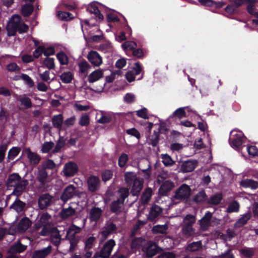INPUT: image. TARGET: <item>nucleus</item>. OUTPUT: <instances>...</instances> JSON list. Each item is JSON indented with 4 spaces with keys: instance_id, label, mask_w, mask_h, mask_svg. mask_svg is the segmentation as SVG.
<instances>
[{
    "instance_id": "10",
    "label": "nucleus",
    "mask_w": 258,
    "mask_h": 258,
    "mask_svg": "<svg viewBox=\"0 0 258 258\" xmlns=\"http://www.w3.org/2000/svg\"><path fill=\"white\" fill-rule=\"evenodd\" d=\"M31 221L27 217L22 218L19 222L17 227L14 226L11 227V229H15V233L23 232L27 230L31 225Z\"/></svg>"
},
{
    "instance_id": "56",
    "label": "nucleus",
    "mask_w": 258,
    "mask_h": 258,
    "mask_svg": "<svg viewBox=\"0 0 258 258\" xmlns=\"http://www.w3.org/2000/svg\"><path fill=\"white\" fill-rule=\"evenodd\" d=\"M19 101L21 102V105H23L26 108L29 107L31 105L30 98L25 96H20Z\"/></svg>"
},
{
    "instance_id": "23",
    "label": "nucleus",
    "mask_w": 258,
    "mask_h": 258,
    "mask_svg": "<svg viewBox=\"0 0 258 258\" xmlns=\"http://www.w3.org/2000/svg\"><path fill=\"white\" fill-rule=\"evenodd\" d=\"M144 181L142 179H136L133 183L131 193L134 196H138L143 187Z\"/></svg>"
},
{
    "instance_id": "25",
    "label": "nucleus",
    "mask_w": 258,
    "mask_h": 258,
    "mask_svg": "<svg viewBox=\"0 0 258 258\" xmlns=\"http://www.w3.org/2000/svg\"><path fill=\"white\" fill-rule=\"evenodd\" d=\"M22 180L21 176L17 173H13L11 174L7 181V186L8 188L15 186L16 184L19 183Z\"/></svg>"
},
{
    "instance_id": "31",
    "label": "nucleus",
    "mask_w": 258,
    "mask_h": 258,
    "mask_svg": "<svg viewBox=\"0 0 258 258\" xmlns=\"http://www.w3.org/2000/svg\"><path fill=\"white\" fill-rule=\"evenodd\" d=\"M251 214L250 212L244 214L234 224L235 227H240L245 225L247 221L250 219Z\"/></svg>"
},
{
    "instance_id": "9",
    "label": "nucleus",
    "mask_w": 258,
    "mask_h": 258,
    "mask_svg": "<svg viewBox=\"0 0 258 258\" xmlns=\"http://www.w3.org/2000/svg\"><path fill=\"white\" fill-rule=\"evenodd\" d=\"M77 194L76 187L72 184L67 186L60 197V199L66 203L68 200L73 198Z\"/></svg>"
},
{
    "instance_id": "37",
    "label": "nucleus",
    "mask_w": 258,
    "mask_h": 258,
    "mask_svg": "<svg viewBox=\"0 0 258 258\" xmlns=\"http://www.w3.org/2000/svg\"><path fill=\"white\" fill-rule=\"evenodd\" d=\"M123 202L117 200L112 202L111 205V210L114 213H119L121 211Z\"/></svg>"
},
{
    "instance_id": "16",
    "label": "nucleus",
    "mask_w": 258,
    "mask_h": 258,
    "mask_svg": "<svg viewBox=\"0 0 258 258\" xmlns=\"http://www.w3.org/2000/svg\"><path fill=\"white\" fill-rule=\"evenodd\" d=\"M174 186L173 182L170 180H166L164 182L159 189V194L161 196H166L167 194L171 190Z\"/></svg>"
},
{
    "instance_id": "33",
    "label": "nucleus",
    "mask_w": 258,
    "mask_h": 258,
    "mask_svg": "<svg viewBox=\"0 0 258 258\" xmlns=\"http://www.w3.org/2000/svg\"><path fill=\"white\" fill-rule=\"evenodd\" d=\"M202 242L201 241L192 242L188 244L186 248V250L188 251H196L202 249Z\"/></svg>"
},
{
    "instance_id": "6",
    "label": "nucleus",
    "mask_w": 258,
    "mask_h": 258,
    "mask_svg": "<svg viewBox=\"0 0 258 258\" xmlns=\"http://www.w3.org/2000/svg\"><path fill=\"white\" fill-rule=\"evenodd\" d=\"M115 242L113 239H109L104 244L101 249L99 256L102 258H108L112 252Z\"/></svg>"
},
{
    "instance_id": "55",
    "label": "nucleus",
    "mask_w": 258,
    "mask_h": 258,
    "mask_svg": "<svg viewBox=\"0 0 258 258\" xmlns=\"http://www.w3.org/2000/svg\"><path fill=\"white\" fill-rule=\"evenodd\" d=\"M33 7L30 5H26L22 8V13L24 16H29L33 12Z\"/></svg>"
},
{
    "instance_id": "61",
    "label": "nucleus",
    "mask_w": 258,
    "mask_h": 258,
    "mask_svg": "<svg viewBox=\"0 0 258 258\" xmlns=\"http://www.w3.org/2000/svg\"><path fill=\"white\" fill-rule=\"evenodd\" d=\"M128 156L126 154H122L118 159V165L120 167L124 166L128 161Z\"/></svg>"
},
{
    "instance_id": "19",
    "label": "nucleus",
    "mask_w": 258,
    "mask_h": 258,
    "mask_svg": "<svg viewBox=\"0 0 258 258\" xmlns=\"http://www.w3.org/2000/svg\"><path fill=\"white\" fill-rule=\"evenodd\" d=\"M52 251L50 245L40 250H35L33 252L32 258H45Z\"/></svg>"
},
{
    "instance_id": "63",
    "label": "nucleus",
    "mask_w": 258,
    "mask_h": 258,
    "mask_svg": "<svg viewBox=\"0 0 258 258\" xmlns=\"http://www.w3.org/2000/svg\"><path fill=\"white\" fill-rule=\"evenodd\" d=\"M157 258H176V255L173 252H165L159 254Z\"/></svg>"
},
{
    "instance_id": "35",
    "label": "nucleus",
    "mask_w": 258,
    "mask_h": 258,
    "mask_svg": "<svg viewBox=\"0 0 258 258\" xmlns=\"http://www.w3.org/2000/svg\"><path fill=\"white\" fill-rule=\"evenodd\" d=\"M152 195V189L151 188L148 187L144 191L142 198L141 202L142 204H147L151 199Z\"/></svg>"
},
{
    "instance_id": "34",
    "label": "nucleus",
    "mask_w": 258,
    "mask_h": 258,
    "mask_svg": "<svg viewBox=\"0 0 258 258\" xmlns=\"http://www.w3.org/2000/svg\"><path fill=\"white\" fill-rule=\"evenodd\" d=\"M196 221V217L195 215L187 214L183 218L182 226H193Z\"/></svg>"
},
{
    "instance_id": "3",
    "label": "nucleus",
    "mask_w": 258,
    "mask_h": 258,
    "mask_svg": "<svg viewBox=\"0 0 258 258\" xmlns=\"http://www.w3.org/2000/svg\"><path fill=\"white\" fill-rule=\"evenodd\" d=\"M21 17L19 15H14L9 21L7 27L8 35L9 36H14L16 33L17 28L21 24Z\"/></svg>"
},
{
    "instance_id": "11",
    "label": "nucleus",
    "mask_w": 258,
    "mask_h": 258,
    "mask_svg": "<svg viewBox=\"0 0 258 258\" xmlns=\"http://www.w3.org/2000/svg\"><path fill=\"white\" fill-rule=\"evenodd\" d=\"M99 178L96 176H91L87 179V185L88 189L94 192L97 191L100 187Z\"/></svg>"
},
{
    "instance_id": "27",
    "label": "nucleus",
    "mask_w": 258,
    "mask_h": 258,
    "mask_svg": "<svg viewBox=\"0 0 258 258\" xmlns=\"http://www.w3.org/2000/svg\"><path fill=\"white\" fill-rule=\"evenodd\" d=\"M102 213L101 209L97 207L92 208L89 212V219L91 221H97L100 218Z\"/></svg>"
},
{
    "instance_id": "41",
    "label": "nucleus",
    "mask_w": 258,
    "mask_h": 258,
    "mask_svg": "<svg viewBox=\"0 0 258 258\" xmlns=\"http://www.w3.org/2000/svg\"><path fill=\"white\" fill-rule=\"evenodd\" d=\"M48 178V173L44 168L39 170L38 175L37 176V179L42 184H44Z\"/></svg>"
},
{
    "instance_id": "28",
    "label": "nucleus",
    "mask_w": 258,
    "mask_h": 258,
    "mask_svg": "<svg viewBox=\"0 0 258 258\" xmlns=\"http://www.w3.org/2000/svg\"><path fill=\"white\" fill-rule=\"evenodd\" d=\"M180 232L185 238H189L196 235V230L193 226H182Z\"/></svg>"
},
{
    "instance_id": "45",
    "label": "nucleus",
    "mask_w": 258,
    "mask_h": 258,
    "mask_svg": "<svg viewBox=\"0 0 258 258\" xmlns=\"http://www.w3.org/2000/svg\"><path fill=\"white\" fill-rule=\"evenodd\" d=\"M66 144V140L63 137H60L57 141L56 145L53 150V153H57Z\"/></svg>"
},
{
    "instance_id": "18",
    "label": "nucleus",
    "mask_w": 258,
    "mask_h": 258,
    "mask_svg": "<svg viewBox=\"0 0 258 258\" xmlns=\"http://www.w3.org/2000/svg\"><path fill=\"white\" fill-rule=\"evenodd\" d=\"M116 226L112 223H107L104 228L103 230L100 232L102 235L101 241H104L108 235L115 232Z\"/></svg>"
},
{
    "instance_id": "43",
    "label": "nucleus",
    "mask_w": 258,
    "mask_h": 258,
    "mask_svg": "<svg viewBox=\"0 0 258 258\" xmlns=\"http://www.w3.org/2000/svg\"><path fill=\"white\" fill-rule=\"evenodd\" d=\"M21 149L18 147H14L11 149L8 154V158L9 160H13L20 153Z\"/></svg>"
},
{
    "instance_id": "48",
    "label": "nucleus",
    "mask_w": 258,
    "mask_h": 258,
    "mask_svg": "<svg viewBox=\"0 0 258 258\" xmlns=\"http://www.w3.org/2000/svg\"><path fill=\"white\" fill-rule=\"evenodd\" d=\"M56 57L61 64L66 65L68 63V57L64 52H61L58 53L56 55Z\"/></svg>"
},
{
    "instance_id": "13",
    "label": "nucleus",
    "mask_w": 258,
    "mask_h": 258,
    "mask_svg": "<svg viewBox=\"0 0 258 258\" xmlns=\"http://www.w3.org/2000/svg\"><path fill=\"white\" fill-rule=\"evenodd\" d=\"M212 218V213L210 212H207L205 216L199 220V222L202 230L206 231L208 229L211 225Z\"/></svg>"
},
{
    "instance_id": "40",
    "label": "nucleus",
    "mask_w": 258,
    "mask_h": 258,
    "mask_svg": "<svg viewBox=\"0 0 258 258\" xmlns=\"http://www.w3.org/2000/svg\"><path fill=\"white\" fill-rule=\"evenodd\" d=\"M78 67L79 68V71L82 74H87L88 70L90 69L91 67L85 60L81 61L78 63Z\"/></svg>"
},
{
    "instance_id": "57",
    "label": "nucleus",
    "mask_w": 258,
    "mask_h": 258,
    "mask_svg": "<svg viewBox=\"0 0 258 258\" xmlns=\"http://www.w3.org/2000/svg\"><path fill=\"white\" fill-rule=\"evenodd\" d=\"M95 237L94 236H90L88 237L85 242V249H90L91 248L95 241Z\"/></svg>"
},
{
    "instance_id": "21",
    "label": "nucleus",
    "mask_w": 258,
    "mask_h": 258,
    "mask_svg": "<svg viewBox=\"0 0 258 258\" xmlns=\"http://www.w3.org/2000/svg\"><path fill=\"white\" fill-rule=\"evenodd\" d=\"M197 165L195 161L188 160L184 161L181 165V170L182 172H189L193 171Z\"/></svg>"
},
{
    "instance_id": "38",
    "label": "nucleus",
    "mask_w": 258,
    "mask_h": 258,
    "mask_svg": "<svg viewBox=\"0 0 258 258\" xmlns=\"http://www.w3.org/2000/svg\"><path fill=\"white\" fill-rule=\"evenodd\" d=\"M139 179L134 172H127L124 174V180L126 183L130 184L134 182L136 179Z\"/></svg>"
},
{
    "instance_id": "14",
    "label": "nucleus",
    "mask_w": 258,
    "mask_h": 258,
    "mask_svg": "<svg viewBox=\"0 0 258 258\" xmlns=\"http://www.w3.org/2000/svg\"><path fill=\"white\" fill-rule=\"evenodd\" d=\"M103 70L100 69H96L88 75L87 80L90 83H93L102 79L103 77Z\"/></svg>"
},
{
    "instance_id": "1",
    "label": "nucleus",
    "mask_w": 258,
    "mask_h": 258,
    "mask_svg": "<svg viewBox=\"0 0 258 258\" xmlns=\"http://www.w3.org/2000/svg\"><path fill=\"white\" fill-rule=\"evenodd\" d=\"M82 227L77 226L72 223L67 232V238L70 242V250H74L80 241V237L76 234L80 233Z\"/></svg>"
},
{
    "instance_id": "5",
    "label": "nucleus",
    "mask_w": 258,
    "mask_h": 258,
    "mask_svg": "<svg viewBox=\"0 0 258 258\" xmlns=\"http://www.w3.org/2000/svg\"><path fill=\"white\" fill-rule=\"evenodd\" d=\"M86 57L94 67H99L103 63L102 56L96 51L91 50L88 52Z\"/></svg>"
},
{
    "instance_id": "30",
    "label": "nucleus",
    "mask_w": 258,
    "mask_h": 258,
    "mask_svg": "<svg viewBox=\"0 0 258 258\" xmlns=\"http://www.w3.org/2000/svg\"><path fill=\"white\" fill-rule=\"evenodd\" d=\"M27 247V245H23L20 241H18L11 246L9 251L13 253H21L25 251Z\"/></svg>"
},
{
    "instance_id": "60",
    "label": "nucleus",
    "mask_w": 258,
    "mask_h": 258,
    "mask_svg": "<svg viewBox=\"0 0 258 258\" xmlns=\"http://www.w3.org/2000/svg\"><path fill=\"white\" fill-rule=\"evenodd\" d=\"M222 200V195L221 194H216L211 198L209 201V203L213 205L218 204Z\"/></svg>"
},
{
    "instance_id": "50",
    "label": "nucleus",
    "mask_w": 258,
    "mask_h": 258,
    "mask_svg": "<svg viewBox=\"0 0 258 258\" xmlns=\"http://www.w3.org/2000/svg\"><path fill=\"white\" fill-rule=\"evenodd\" d=\"M54 144L52 142L44 143L41 148V152L43 153H48L53 147Z\"/></svg>"
},
{
    "instance_id": "36",
    "label": "nucleus",
    "mask_w": 258,
    "mask_h": 258,
    "mask_svg": "<svg viewBox=\"0 0 258 258\" xmlns=\"http://www.w3.org/2000/svg\"><path fill=\"white\" fill-rule=\"evenodd\" d=\"M88 11L90 13L94 14L99 20H103V15L100 14L98 7L95 4H90L88 7Z\"/></svg>"
},
{
    "instance_id": "52",
    "label": "nucleus",
    "mask_w": 258,
    "mask_h": 258,
    "mask_svg": "<svg viewBox=\"0 0 258 258\" xmlns=\"http://www.w3.org/2000/svg\"><path fill=\"white\" fill-rule=\"evenodd\" d=\"M53 124L54 127L60 128L62 123V116L61 114L55 115L52 119Z\"/></svg>"
},
{
    "instance_id": "20",
    "label": "nucleus",
    "mask_w": 258,
    "mask_h": 258,
    "mask_svg": "<svg viewBox=\"0 0 258 258\" xmlns=\"http://www.w3.org/2000/svg\"><path fill=\"white\" fill-rule=\"evenodd\" d=\"M25 152L27 154V158L29 162L32 165H37L40 161V156L36 153L32 152L30 148L25 150Z\"/></svg>"
},
{
    "instance_id": "12",
    "label": "nucleus",
    "mask_w": 258,
    "mask_h": 258,
    "mask_svg": "<svg viewBox=\"0 0 258 258\" xmlns=\"http://www.w3.org/2000/svg\"><path fill=\"white\" fill-rule=\"evenodd\" d=\"M28 182L26 179H22L19 183L16 184L15 186H13L14 189L11 195H15L17 197L20 196L25 190Z\"/></svg>"
},
{
    "instance_id": "42",
    "label": "nucleus",
    "mask_w": 258,
    "mask_h": 258,
    "mask_svg": "<svg viewBox=\"0 0 258 258\" xmlns=\"http://www.w3.org/2000/svg\"><path fill=\"white\" fill-rule=\"evenodd\" d=\"M25 204L19 200H16L15 203L11 206V208L14 209L17 212H21L23 211Z\"/></svg>"
},
{
    "instance_id": "24",
    "label": "nucleus",
    "mask_w": 258,
    "mask_h": 258,
    "mask_svg": "<svg viewBox=\"0 0 258 258\" xmlns=\"http://www.w3.org/2000/svg\"><path fill=\"white\" fill-rule=\"evenodd\" d=\"M162 212V209L156 205H153L150 210L148 219L150 221H154Z\"/></svg>"
},
{
    "instance_id": "49",
    "label": "nucleus",
    "mask_w": 258,
    "mask_h": 258,
    "mask_svg": "<svg viewBox=\"0 0 258 258\" xmlns=\"http://www.w3.org/2000/svg\"><path fill=\"white\" fill-rule=\"evenodd\" d=\"M57 16L59 19L66 21L70 20L73 18L72 14L66 12H58Z\"/></svg>"
},
{
    "instance_id": "51",
    "label": "nucleus",
    "mask_w": 258,
    "mask_h": 258,
    "mask_svg": "<svg viewBox=\"0 0 258 258\" xmlns=\"http://www.w3.org/2000/svg\"><path fill=\"white\" fill-rule=\"evenodd\" d=\"M241 254L247 257H251L254 254V250L251 248L245 247L239 250Z\"/></svg>"
},
{
    "instance_id": "22",
    "label": "nucleus",
    "mask_w": 258,
    "mask_h": 258,
    "mask_svg": "<svg viewBox=\"0 0 258 258\" xmlns=\"http://www.w3.org/2000/svg\"><path fill=\"white\" fill-rule=\"evenodd\" d=\"M50 218V216L49 214L47 213L43 214L35 224L36 229H38L41 227H47Z\"/></svg>"
},
{
    "instance_id": "54",
    "label": "nucleus",
    "mask_w": 258,
    "mask_h": 258,
    "mask_svg": "<svg viewBox=\"0 0 258 258\" xmlns=\"http://www.w3.org/2000/svg\"><path fill=\"white\" fill-rule=\"evenodd\" d=\"M73 76L72 74L69 72H64L62 73L60 76L61 80L65 83H69L71 82L72 80Z\"/></svg>"
},
{
    "instance_id": "64",
    "label": "nucleus",
    "mask_w": 258,
    "mask_h": 258,
    "mask_svg": "<svg viewBox=\"0 0 258 258\" xmlns=\"http://www.w3.org/2000/svg\"><path fill=\"white\" fill-rule=\"evenodd\" d=\"M248 153L253 157L258 156V149L254 146H251L247 148Z\"/></svg>"
},
{
    "instance_id": "26",
    "label": "nucleus",
    "mask_w": 258,
    "mask_h": 258,
    "mask_svg": "<svg viewBox=\"0 0 258 258\" xmlns=\"http://www.w3.org/2000/svg\"><path fill=\"white\" fill-rule=\"evenodd\" d=\"M50 240L55 245L59 244L61 241V235L59 230L56 228H52L50 232Z\"/></svg>"
},
{
    "instance_id": "8",
    "label": "nucleus",
    "mask_w": 258,
    "mask_h": 258,
    "mask_svg": "<svg viewBox=\"0 0 258 258\" xmlns=\"http://www.w3.org/2000/svg\"><path fill=\"white\" fill-rule=\"evenodd\" d=\"M236 8L241 6L243 4L245 3L247 5V10L249 14H253L256 17H258V12H252V4L256 2V0H229Z\"/></svg>"
},
{
    "instance_id": "4",
    "label": "nucleus",
    "mask_w": 258,
    "mask_h": 258,
    "mask_svg": "<svg viewBox=\"0 0 258 258\" xmlns=\"http://www.w3.org/2000/svg\"><path fill=\"white\" fill-rule=\"evenodd\" d=\"M78 171V166L74 162H69L66 163L63 166L61 174L65 177H73Z\"/></svg>"
},
{
    "instance_id": "62",
    "label": "nucleus",
    "mask_w": 258,
    "mask_h": 258,
    "mask_svg": "<svg viewBox=\"0 0 258 258\" xmlns=\"http://www.w3.org/2000/svg\"><path fill=\"white\" fill-rule=\"evenodd\" d=\"M43 64L49 69H52L54 67V58L47 57L43 61Z\"/></svg>"
},
{
    "instance_id": "46",
    "label": "nucleus",
    "mask_w": 258,
    "mask_h": 258,
    "mask_svg": "<svg viewBox=\"0 0 258 258\" xmlns=\"http://www.w3.org/2000/svg\"><path fill=\"white\" fill-rule=\"evenodd\" d=\"M162 161L165 166H172L174 162L171 157L168 154H163L161 155Z\"/></svg>"
},
{
    "instance_id": "58",
    "label": "nucleus",
    "mask_w": 258,
    "mask_h": 258,
    "mask_svg": "<svg viewBox=\"0 0 258 258\" xmlns=\"http://www.w3.org/2000/svg\"><path fill=\"white\" fill-rule=\"evenodd\" d=\"M42 165L43 168L45 169V170L46 169H53L56 166V164L53 162V161L50 159L46 160L45 162L43 163Z\"/></svg>"
},
{
    "instance_id": "7",
    "label": "nucleus",
    "mask_w": 258,
    "mask_h": 258,
    "mask_svg": "<svg viewBox=\"0 0 258 258\" xmlns=\"http://www.w3.org/2000/svg\"><path fill=\"white\" fill-rule=\"evenodd\" d=\"M53 200V197L49 194L41 195L38 201L39 207L41 209H45L52 204Z\"/></svg>"
},
{
    "instance_id": "15",
    "label": "nucleus",
    "mask_w": 258,
    "mask_h": 258,
    "mask_svg": "<svg viewBox=\"0 0 258 258\" xmlns=\"http://www.w3.org/2000/svg\"><path fill=\"white\" fill-rule=\"evenodd\" d=\"M143 250L146 252L147 256L152 257L158 253L159 248L155 243L149 242L147 246L144 247Z\"/></svg>"
},
{
    "instance_id": "44",
    "label": "nucleus",
    "mask_w": 258,
    "mask_h": 258,
    "mask_svg": "<svg viewBox=\"0 0 258 258\" xmlns=\"http://www.w3.org/2000/svg\"><path fill=\"white\" fill-rule=\"evenodd\" d=\"M118 194L119 195V199L121 202L124 203V199L127 198L129 195L128 189L127 188H121L118 190Z\"/></svg>"
},
{
    "instance_id": "59",
    "label": "nucleus",
    "mask_w": 258,
    "mask_h": 258,
    "mask_svg": "<svg viewBox=\"0 0 258 258\" xmlns=\"http://www.w3.org/2000/svg\"><path fill=\"white\" fill-rule=\"evenodd\" d=\"M137 44L134 41H126L122 44L124 50H132L136 47Z\"/></svg>"
},
{
    "instance_id": "17",
    "label": "nucleus",
    "mask_w": 258,
    "mask_h": 258,
    "mask_svg": "<svg viewBox=\"0 0 258 258\" xmlns=\"http://www.w3.org/2000/svg\"><path fill=\"white\" fill-rule=\"evenodd\" d=\"M142 69L139 63H135V66L133 68L132 71H128L125 75V78L126 80L129 82H131L134 81L135 78V75L139 74L141 72Z\"/></svg>"
},
{
    "instance_id": "29",
    "label": "nucleus",
    "mask_w": 258,
    "mask_h": 258,
    "mask_svg": "<svg viewBox=\"0 0 258 258\" xmlns=\"http://www.w3.org/2000/svg\"><path fill=\"white\" fill-rule=\"evenodd\" d=\"M240 186L244 188H250L255 189L258 187V182L251 179H245L240 182Z\"/></svg>"
},
{
    "instance_id": "53",
    "label": "nucleus",
    "mask_w": 258,
    "mask_h": 258,
    "mask_svg": "<svg viewBox=\"0 0 258 258\" xmlns=\"http://www.w3.org/2000/svg\"><path fill=\"white\" fill-rule=\"evenodd\" d=\"M206 195L204 191H201L198 192L195 197L194 200L196 203H201L206 200Z\"/></svg>"
},
{
    "instance_id": "2",
    "label": "nucleus",
    "mask_w": 258,
    "mask_h": 258,
    "mask_svg": "<svg viewBox=\"0 0 258 258\" xmlns=\"http://www.w3.org/2000/svg\"><path fill=\"white\" fill-rule=\"evenodd\" d=\"M190 194L191 188L189 186L186 184H183L176 190L173 197V201L177 200V202H180L187 200L190 197Z\"/></svg>"
},
{
    "instance_id": "32",
    "label": "nucleus",
    "mask_w": 258,
    "mask_h": 258,
    "mask_svg": "<svg viewBox=\"0 0 258 258\" xmlns=\"http://www.w3.org/2000/svg\"><path fill=\"white\" fill-rule=\"evenodd\" d=\"M76 210L71 207L62 209L60 212V216L62 219H67L75 215Z\"/></svg>"
},
{
    "instance_id": "47",
    "label": "nucleus",
    "mask_w": 258,
    "mask_h": 258,
    "mask_svg": "<svg viewBox=\"0 0 258 258\" xmlns=\"http://www.w3.org/2000/svg\"><path fill=\"white\" fill-rule=\"evenodd\" d=\"M167 229V226L166 225H157L153 227L152 231L154 233H164Z\"/></svg>"
},
{
    "instance_id": "39",
    "label": "nucleus",
    "mask_w": 258,
    "mask_h": 258,
    "mask_svg": "<svg viewBox=\"0 0 258 258\" xmlns=\"http://www.w3.org/2000/svg\"><path fill=\"white\" fill-rule=\"evenodd\" d=\"M239 204L236 201H234L231 202L226 209V212L231 213L233 212H237L239 210Z\"/></svg>"
}]
</instances>
